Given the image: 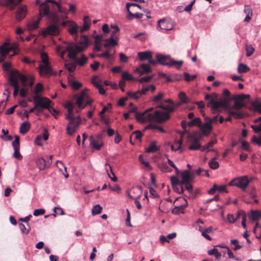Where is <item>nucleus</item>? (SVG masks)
<instances>
[{"label":"nucleus","mask_w":261,"mask_h":261,"mask_svg":"<svg viewBox=\"0 0 261 261\" xmlns=\"http://www.w3.org/2000/svg\"><path fill=\"white\" fill-rule=\"evenodd\" d=\"M180 106V103L175 105H161L159 107L166 111L163 112L155 110L153 108H150L146 110L143 112L135 113V118L137 121L142 123L154 122L161 123L170 118L169 113L173 112L175 108Z\"/></svg>","instance_id":"1"},{"label":"nucleus","mask_w":261,"mask_h":261,"mask_svg":"<svg viewBox=\"0 0 261 261\" xmlns=\"http://www.w3.org/2000/svg\"><path fill=\"white\" fill-rule=\"evenodd\" d=\"M65 108L67 109L68 114L65 116L66 119L69 120L66 126V133L72 136L76 131L82 123V119L80 116H73L74 104L72 102H68L65 105Z\"/></svg>","instance_id":"2"},{"label":"nucleus","mask_w":261,"mask_h":261,"mask_svg":"<svg viewBox=\"0 0 261 261\" xmlns=\"http://www.w3.org/2000/svg\"><path fill=\"white\" fill-rule=\"evenodd\" d=\"M87 92V90L85 89L73 96V99L75 100V104L80 110L84 109L86 106L93 102V99L89 97Z\"/></svg>","instance_id":"3"},{"label":"nucleus","mask_w":261,"mask_h":261,"mask_svg":"<svg viewBox=\"0 0 261 261\" xmlns=\"http://www.w3.org/2000/svg\"><path fill=\"white\" fill-rule=\"evenodd\" d=\"M11 64L9 62H5L3 64V67L8 74L9 83L13 86V96L16 97V70H11Z\"/></svg>","instance_id":"4"},{"label":"nucleus","mask_w":261,"mask_h":261,"mask_svg":"<svg viewBox=\"0 0 261 261\" xmlns=\"http://www.w3.org/2000/svg\"><path fill=\"white\" fill-rule=\"evenodd\" d=\"M33 102L35 105V108H37V114L42 112V110H48L51 101L47 98L41 97L39 95H36L33 97Z\"/></svg>","instance_id":"5"},{"label":"nucleus","mask_w":261,"mask_h":261,"mask_svg":"<svg viewBox=\"0 0 261 261\" xmlns=\"http://www.w3.org/2000/svg\"><path fill=\"white\" fill-rule=\"evenodd\" d=\"M156 58L158 61L163 65L168 66L169 67L175 66L177 69H179L183 64L182 61H176L172 59L170 56H165L161 54H157Z\"/></svg>","instance_id":"6"},{"label":"nucleus","mask_w":261,"mask_h":261,"mask_svg":"<svg viewBox=\"0 0 261 261\" xmlns=\"http://www.w3.org/2000/svg\"><path fill=\"white\" fill-rule=\"evenodd\" d=\"M18 81L22 86L31 87L34 82V77L31 74H23L17 71V83ZM19 87L17 84V93L19 91Z\"/></svg>","instance_id":"7"},{"label":"nucleus","mask_w":261,"mask_h":261,"mask_svg":"<svg viewBox=\"0 0 261 261\" xmlns=\"http://www.w3.org/2000/svg\"><path fill=\"white\" fill-rule=\"evenodd\" d=\"M49 8L48 5L46 4V2H44L41 4L39 7V17H42L43 16H49L53 23L55 24L59 23L60 19L57 14L55 13L49 15Z\"/></svg>","instance_id":"8"},{"label":"nucleus","mask_w":261,"mask_h":261,"mask_svg":"<svg viewBox=\"0 0 261 261\" xmlns=\"http://www.w3.org/2000/svg\"><path fill=\"white\" fill-rule=\"evenodd\" d=\"M155 90V87L153 85H144L141 90H138L135 92H128L127 95L128 97L137 100L142 95H145L148 91L154 92Z\"/></svg>","instance_id":"9"},{"label":"nucleus","mask_w":261,"mask_h":261,"mask_svg":"<svg viewBox=\"0 0 261 261\" xmlns=\"http://www.w3.org/2000/svg\"><path fill=\"white\" fill-rule=\"evenodd\" d=\"M13 51V55L16 54L15 44L14 43L11 45L10 43L5 42L3 45L0 47V63L3 62L7 56L9 55L10 52Z\"/></svg>","instance_id":"10"},{"label":"nucleus","mask_w":261,"mask_h":261,"mask_svg":"<svg viewBox=\"0 0 261 261\" xmlns=\"http://www.w3.org/2000/svg\"><path fill=\"white\" fill-rule=\"evenodd\" d=\"M229 185L236 186L242 191H245L248 186V177L244 175L235 178L230 181Z\"/></svg>","instance_id":"11"},{"label":"nucleus","mask_w":261,"mask_h":261,"mask_svg":"<svg viewBox=\"0 0 261 261\" xmlns=\"http://www.w3.org/2000/svg\"><path fill=\"white\" fill-rule=\"evenodd\" d=\"M200 137H197L195 134H190L188 136V141L191 143V145L189 147L190 150H198L200 148V145L199 142Z\"/></svg>","instance_id":"12"},{"label":"nucleus","mask_w":261,"mask_h":261,"mask_svg":"<svg viewBox=\"0 0 261 261\" xmlns=\"http://www.w3.org/2000/svg\"><path fill=\"white\" fill-rule=\"evenodd\" d=\"M141 187H137L135 188H134L131 190L132 192H133L134 193H138L137 196H134L132 195L129 193H128V196L132 199H135V204L137 207L138 209L140 210L142 208L141 204L140 202L138 200V199H139L141 197Z\"/></svg>","instance_id":"13"},{"label":"nucleus","mask_w":261,"mask_h":261,"mask_svg":"<svg viewBox=\"0 0 261 261\" xmlns=\"http://www.w3.org/2000/svg\"><path fill=\"white\" fill-rule=\"evenodd\" d=\"M38 68L41 76H49L53 74V70L49 64H40Z\"/></svg>","instance_id":"14"},{"label":"nucleus","mask_w":261,"mask_h":261,"mask_svg":"<svg viewBox=\"0 0 261 261\" xmlns=\"http://www.w3.org/2000/svg\"><path fill=\"white\" fill-rule=\"evenodd\" d=\"M28 14L27 5L19 4L17 5V21L24 19Z\"/></svg>","instance_id":"15"},{"label":"nucleus","mask_w":261,"mask_h":261,"mask_svg":"<svg viewBox=\"0 0 261 261\" xmlns=\"http://www.w3.org/2000/svg\"><path fill=\"white\" fill-rule=\"evenodd\" d=\"M183 201L181 205L175 206L172 210V213L175 215H178L180 213H184L185 209L188 206V202L184 199H180Z\"/></svg>","instance_id":"16"},{"label":"nucleus","mask_w":261,"mask_h":261,"mask_svg":"<svg viewBox=\"0 0 261 261\" xmlns=\"http://www.w3.org/2000/svg\"><path fill=\"white\" fill-rule=\"evenodd\" d=\"M158 27L161 29L165 31H169L173 29V25L165 19H162L158 21Z\"/></svg>","instance_id":"17"},{"label":"nucleus","mask_w":261,"mask_h":261,"mask_svg":"<svg viewBox=\"0 0 261 261\" xmlns=\"http://www.w3.org/2000/svg\"><path fill=\"white\" fill-rule=\"evenodd\" d=\"M59 33V29L57 26L54 24L49 25L45 30L43 31L42 34L44 36L47 35H56Z\"/></svg>","instance_id":"18"},{"label":"nucleus","mask_w":261,"mask_h":261,"mask_svg":"<svg viewBox=\"0 0 261 261\" xmlns=\"http://www.w3.org/2000/svg\"><path fill=\"white\" fill-rule=\"evenodd\" d=\"M89 146L91 148H94L97 150H99L103 146V143L100 140H97L93 136H90L89 138Z\"/></svg>","instance_id":"19"},{"label":"nucleus","mask_w":261,"mask_h":261,"mask_svg":"<svg viewBox=\"0 0 261 261\" xmlns=\"http://www.w3.org/2000/svg\"><path fill=\"white\" fill-rule=\"evenodd\" d=\"M181 180L180 184L184 185L185 183L191 182L193 179V176L188 170H185L181 174Z\"/></svg>","instance_id":"20"},{"label":"nucleus","mask_w":261,"mask_h":261,"mask_svg":"<svg viewBox=\"0 0 261 261\" xmlns=\"http://www.w3.org/2000/svg\"><path fill=\"white\" fill-rule=\"evenodd\" d=\"M199 126L203 135L205 136L208 135L212 129L211 123L208 120L206 121V122L202 125L201 124Z\"/></svg>","instance_id":"21"},{"label":"nucleus","mask_w":261,"mask_h":261,"mask_svg":"<svg viewBox=\"0 0 261 261\" xmlns=\"http://www.w3.org/2000/svg\"><path fill=\"white\" fill-rule=\"evenodd\" d=\"M81 46H76V48L79 52H81L85 49L89 43V39L87 36H83L80 42Z\"/></svg>","instance_id":"22"},{"label":"nucleus","mask_w":261,"mask_h":261,"mask_svg":"<svg viewBox=\"0 0 261 261\" xmlns=\"http://www.w3.org/2000/svg\"><path fill=\"white\" fill-rule=\"evenodd\" d=\"M0 5L4 6L10 10H13L16 3L15 0H0Z\"/></svg>","instance_id":"23"},{"label":"nucleus","mask_w":261,"mask_h":261,"mask_svg":"<svg viewBox=\"0 0 261 261\" xmlns=\"http://www.w3.org/2000/svg\"><path fill=\"white\" fill-rule=\"evenodd\" d=\"M211 105L212 112L214 114H218L219 112V109L220 108L219 101H215L213 99H211L208 104Z\"/></svg>","instance_id":"24"},{"label":"nucleus","mask_w":261,"mask_h":261,"mask_svg":"<svg viewBox=\"0 0 261 261\" xmlns=\"http://www.w3.org/2000/svg\"><path fill=\"white\" fill-rule=\"evenodd\" d=\"M105 43L103 44V46L106 48L114 47L117 45V41L114 38V35L111 34V36L105 40Z\"/></svg>","instance_id":"25"},{"label":"nucleus","mask_w":261,"mask_h":261,"mask_svg":"<svg viewBox=\"0 0 261 261\" xmlns=\"http://www.w3.org/2000/svg\"><path fill=\"white\" fill-rule=\"evenodd\" d=\"M106 170L107 172L109 177L114 182L117 181V177L115 176L114 173L112 171V167L108 163H106Z\"/></svg>","instance_id":"26"},{"label":"nucleus","mask_w":261,"mask_h":261,"mask_svg":"<svg viewBox=\"0 0 261 261\" xmlns=\"http://www.w3.org/2000/svg\"><path fill=\"white\" fill-rule=\"evenodd\" d=\"M91 25V20L89 16H86L84 18L83 25L80 28L81 33L89 29Z\"/></svg>","instance_id":"27"},{"label":"nucleus","mask_w":261,"mask_h":261,"mask_svg":"<svg viewBox=\"0 0 261 261\" xmlns=\"http://www.w3.org/2000/svg\"><path fill=\"white\" fill-rule=\"evenodd\" d=\"M150 71V68L147 64H142L139 68L135 69V72L139 73L140 75Z\"/></svg>","instance_id":"28"},{"label":"nucleus","mask_w":261,"mask_h":261,"mask_svg":"<svg viewBox=\"0 0 261 261\" xmlns=\"http://www.w3.org/2000/svg\"><path fill=\"white\" fill-rule=\"evenodd\" d=\"M41 19V17H39L36 20L30 21L27 25L28 29L30 31L35 30L38 28L39 22Z\"/></svg>","instance_id":"29"},{"label":"nucleus","mask_w":261,"mask_h":261,"mask_svg":"<svg viewBox=\"0 0 261 261\" xmlns=\"http://www.w3.org/2000/svg\"><path fill=\"white\" fill-rule=\"evenodd\" d=\"M66 49L68 51L69 58L71 59L74 60L76 58V52H79L76 48V46L74 47L72 46H68Z\"/></svg>","instance_id":"30"},{"label":"nucleus","mask_w":261,"mask_h":261,"mask_svg":"<svg viewBox=\"0 0 261 261\" xmlns=\"http://www.w3.org/2000/svg\"><path fill=\"white\" fill-rule=\"evenodd\" d=\"M182 143V140L181 139L175 140L174 143L171 145V149L173 151H179V152H182V149H181V145Z\"/></svg>","instance_id":"31"},{"label":"nucleus","mask_w":261,"mask_h":261,"mask_svg":"<svg viewBox=\"0 0 261 261\" xmlns=\"http://www.w3.org/2000/svg\"><path fill=\"white\" fill-rule=\"evenodd\" d=\"M248 217L253 221H257L261 217V212L259 211H251L250 214H248Z\"/></svg>","instance_id":"32"},{"label":"nucleus","mask_w":261,"mask_h":261,"mask_svg":"<svg viewBox=\"0 0 261 261\" xmlns=\"http://www.w3.org/2000/svg\"><path fill=\"white\" fill-rule=\"evenodd\" d=\"M152 53L150 51L147 50L144 52H139L138 54L140 60L143 61L146 59L151 58Z\"/></svg>","instance_id":"33"},{"label":"nucleus","mask_w":261,"mask_h":261,"mask_svg":"<svg viewBox=\"0 0 261 261\" xmlns=\"http://www.w3.org/2000/svg\"><path fill=\"white\" fill-rule=\"evenodd\" d=\"M30 124L28 121L23 122L20 126L19 133L22 135L25 134L29 130Z\"/></svg>","instance_id":"34"},{"label":"nucleus","mask_w":261,"mask_h":261,"mask_svg":"<svg viewBox=\"0 0 261 261\" xmlns=\"http://www.w3.org/2000/svg\"><path fill=\"white\" fill-rule=\"evenodd\" d=\"M79 29V27L76 23L72 21L70 22V28L68 30V32L70 34L72 35H76Z\"/></svg>","instance_id":"35"},{"label":"nucleus","mask_w":261,"mask_h":261,"mask_svg":"<svg viewBox=\"0 0 261 261\" xmlns=\"http://www.w3.org/2000/svg\"><path fill=\"white\" fill-rule=\"evenodd\" d=\"M37 165L38 167L40 170H43L45 169V167L47 166V164L49 165L51 164V163L47 162L46 163L45 160L42 158H39L36 161Z\"/></svg>","instance_id":"36"},{"label":"nucleus","mask_w":261,"mask_h":261,"mask_svg":"<svg viewBox=\"0 0 261 261\" xmlns=\"http://www.w3.org/2000/svg\"><path fill=\"white\" fill-rule=\"evenodd\" d=\"M244 12L246 14L244 21L248 22L250 20L251 17L252 15V10L249 6L246 5L244 7Z\"/></svg>","instance_id":"37"},{"label":"nucleus","mask_w":261,"mask_h":261,"mask_svg":"<svg viewBox=\"0 0 261 261\" xmlns=\"http://www.w3.org/2000/svg\"><path fill=\"white\" fill-rule=\"evenodd\" d=\"M18 226L20 231L24 234L29 233L31 230L29 224H23L22 223H19Z\"/></svg>","instance_id":"38"},{"label":"nucleus","mask_w":261,"mask_h":261,"mask_svg":"<svg viewBox=\"0 0 261 261\" xmlns=\"http://www.w3.org/2000/svg\"><path fill=\"white\" fill-rule=\"evenodd\" d=\"M178 98L180 100V102L178 103H180V105L181 103H188L190 102V99L187 97L186 94L184 92H180L178 94Z\"/></svg>","instance_id":"39"},{"label":"nucleus","mask_w":261,"mask_h":261,"mask_svg":"<svg viewBox=\"0 0 261 261\" xmlns=\"http://www.w3.org/2000/svg\"><path fill=\"white\" fill-rule=\"evenodd\" d=\"M159 148L156 145V142L153 141L150 143L149 146L146 149L147 152H155L158 151Z\"/></svg>","instance_id":"40"},{"label":"nucleus","mask_w":261,"mask_h":261,"mask_svg":"<svg viewBox=\"0 0 261 261\" xmlns=\"http://www.w3.org/2000/svg\"><path fill=\"white\" fill-rule=\"evenodd\" d=\"M250 70V68L245 64H239L237 71L239 73H246Z\"/></svg>","instance_id":"41"},{"label":"nucleus","mask_w":261,"mask_h":261,"mask_svg":"<svg viewBox=\"0 0 261 261\" xmlns=\"http://www.w3.org/2000/svg\"><path fill=\"white\" fill-rule=\"evenodd\" d=\"M260 122L258 125H252L251 127L255 133H259L261 131V117L258 118L255 120V122Z\"/></svg>","instance_id":"42"},{"label":"nucleus","mask_w":261,"mask_h":261,"mask_svg":"<svg viewBox=\"0 0 261 261\" xmlns=\"http://www.w3.org/2000/svg\"><path fill=\"white\" fill-rule=\"evenodd\" d=\"M207 253L210 255H214L216 259H219L221 256V254L216 248H213L212 249L209 250Z\"/></svg>","instance_id":"43"},{"label":"nucleus","mask_w":261,"mask_h":261,"mask_svg":"<svg viewBox=\"0 0 261 261\" xmlns=\"http://www.w3.org/2000/svg\"><path fill=\"white\" fill-rule=\"evenodd\" d=\"M96 57L100 58H105L107 59L113 60V55L112 54H110L109 50L105 51L102 54H98L96 55Z\"/></svg>","instance_id":"44"},{"label":"nucleus","mask_w":261,"mask_h":261,"mask_svg":"<svg viewBox=\"0 0 261 261\" xmlns=\"http://www.w3.org/2000/svg\"><path fill=\"white\" fill-rule=\"evenodd\" d=\"M102 208L99 204L94 205L92 210V214L93 215H96L101 213Z\"/></svg>","instance_id":"45"},{"label":"nucleus","mask_w":261,"mask_h":261,"mask_svg":"<svg viewBox=\"0 0 261 261\" xmlns=\"http://www.w3.org/2000/svg\"><path fill=\"white\" fill-rule=\"evenodd\" d=\"M19 90V95L20 96L24 97H25L29 93V89L31 87L23 86Z\"/></svg>","instance_id":"46"},{"label":"nucleus","mask_w":261,"mask_h":261,"mask_svg":"<svg viewBox=\"0 0 261 261\" xmlns=\"http://www.w3.org/2000/svg\"><path fill=\"white\" fill-rule=\"evenodd\" d=\"M57 7L58 8V11L62 14V19H66L67 17V15L68 14L66 9L62 7L60 4L57 6Z\"/></svg>","instance_id":"47"},{"label":"nucleus","mask_w":261,"mask_h":261,"mask_svg":"<svg viewBox=\"0 0 261 261\" xmlns=\"http://www.w3.org/2000/svg\"><path fill=\"white\" fill-rule=\"evenodd\" d=\"M70 85L72 89L75 90L79 89L82 86V84L81 83L75 81L70 82Z\"/></svg>","instance_id":"48"},{"label":"nucleus","mask_w":261,"mask_h":261,"mask_svg":"<svg viewBox=\"0 0 261 261\" xmlns=\"http://www.w3.org/2000/svg\"><path fill=\"white\" fill-rule=\"evenodd\" d=\"M201 124V121L200 118H199V117L195 118L193 119L192 120L188 122V125L189 126H192L195 125H197L199 126Z\"/></svg>","instance_id":"49"},{"label":"nucleus","mask_w":261,"mask_h":261,"mask_svg":"<svg viewBox=\"0 0 261 261\" xmlns=\"http://www.w3.org/2000/svg\"><path fill=\"white\" fill-rule=\"evenodd\" d=\"M229 115L237 119L241 118L243 117V114L240 112L234 111L233 109L229 110L228 112Z\"/></svg>","instance_id":"50"},{"label":"nucleus","mask_w":261,"mask_h":261,"mask_svg":"<svg viewBox=\"0 0 261 261\" xmlns=\"http://www.w3.org/2000/svg\"><path fill=\"white\" fill-rule=\"evenodd\" d=\"M245 106V104L243 102L240 101L238 100H236L234 105L232 107V109H234L236 110H239L243 107Z\"/></svg>","instance_id":"51"},{"label":"nucleus","mask_w":261,"mask_h":261,"mask_svg":"<svg viewBox=\"0 0 261 261\" xmlns=\"http://www.w3.org/2000/svg\"><path fill=\"white\" fill-rule=\"evenodd\" d=\"M252 106L255 111L261 113V102L258 100L253 102Z\"/></svg>","instance_id":"52"},{"label":"nucleus","mask_w":261,"mask_h":261,"mask_svg":"<svg viewBox=\"0 0 261 261\" xmlns=\"http://www.w3.org/2000/svg\"><path fill=\"white\" fill-rule=\"evenodd\" d=\"M66 68L70 72H73L76 68V64L75 63H68L65 64Z\"/></svg>","instance_id":"53"},{"label":"nucleus","mask_w":261,"mask_h":261,"mask_svg":"<svg viewBox=\"0 0 261 261\" xmlns=\"http://www.w3.org/2000/svg\"><path fill=\"white\" fill-rule=\"evenodd\" d=\"M215 160L216 158H213L208 162L209 166L212 169H216L219 167V163Z\"/></svg>","instance_id":"54"},{"label":"nucleus","mask_w":261,"mask_h":261,"mask_svg":"<svg viewBox=\"0 0 261 261\" xmlns=\"http://www.w3.org/2000/svg\"><path fill=\"white\" fill-rule=\"evenodd\" d=\"M40 55H41V58L42 62V64H43V65L49 64L47 55L44 52H42L41 53Z\"/></svg>","instance_id":"55"},{"label":"nucleus","mask_w":261,"mask_h":261,"mask_svg":"<svg viewBox=\"0 0 261 261\" xmlns=\"http://www.w3.org/2000/svg\"><path fill=\"white\" fill-rule=\"evenodd\" d=\"M92 83L95 85V86L96 87V88H97L98 89V91L100 94H101L102 95H104L105 94V93H106L105 90H104V89L103 88V87L101 84H100L96 82H94L93 80Z\"/></svg>","instance_id":"56"},{"label":"nucleus","mask_w":261,"mask_h":261,"mask_svg":"<svg viewBox=\"0 0 261 261\" xmlns=\"http://www.w3.org/2000/svg\"><path fill=\"white\" fill-rule=\"evenodd\" d=\"M174 190L178 193H181L184 192L183 185L182 184H176L173 186Z\"/></svg>","instance_id":"57"},{"label":"nucleus","mask_w":261,"mask_h":261,"mask_svg":"<svg viewBox=\"0 0 261 261\" xmlns=\"http://www.w3.org/2000/svg\"><path fill=\"white\" fill-rule=\"evenodd\" d=\"M142 136V134L140 130H136L135 132H134L132 133V134L130 136V139H132V137H134L136 140L140 141L141 139Z\"/></svg>","instance_id":"58"},{"label":"nucleus","mask_w":261,"mask_h":261,"mask_svg":"<svg viewBox=\"0 0 261 261\" xmlns=\"http://www.w3.org/2000/svg\"><path fill=\"white\" fill-rule=\"evenodd\" d=\"M13 86L11 85L9 82L8 83V84L5 87V92L4 93V95H6L7 96V99H8L9 94L11 93V87Z\"/></svg>","instance_id":"59"},{"label":"nucleus","mask_w":261,"mask_h":261,"mask_svg":"<svg viewBox=\"0 0 261 261\" xmlns=\"http://www.w3.org/2000/svg\"><path fill=\"white\" fill-rule=\"evenodd\" d=\"M251 142L261 146V134L259 136L258 138L254 136L251 139Z\"/></svg>","instance_id":"60"},{"label":"nucleus","mask_w":261,"mask_h":261,"mask_svg":"<svg viewBox=\"0 0 261 261\" xmlns=\"http://www.w3.org/2000/svg\"><path fill=\"white\" fill-rule=\"evenodd\" d=\"M219 101L220 108L226 109L228 107L229 100L228 99H224L221 100Z\"/></svg>","instance_id":"61"},{"label":"nucleus","mask_w":261,"mask_h":261,"mask_svg":"<svg viewBox=\"0 0 261 261\" xmlns=\"http://www.w3.org/2000/svg\"><path fill=\"white\" fill-rule=\"evenodd\" d=\"M184 79L188 82L191 81L196 78V75H191L189 73L185 72L184 74Z\"/></svg>","instance_id":"62"},{"label":"nucleus","mask_w":261,"mask_h":261,"mask_svg":"<svg viewBox=\"0 0 261 261\" xmlns=\"http://www.w3.org/2000/svg\"><path fill=\"white\" fill-rule=\"evenodd\" d=\"M164 94L162 92H160L157 95L153 97L152 101L155 102H159L162 100Z\"/></svg>","instance_id":"63"},{"label":"nucleus","mask_w":261,"mask_h":261,"mask_svg":"<svg viewBox=\"0 0 261 261\" xmlns=\"http://www.w3.org/2000/svg\"><path fill=\"white\" fill-rule=\"evenodd\" d=\"M87 60L88 59L85 56L82 55L81 58L77 61V63L79 65L83 66L87 63Z\"/></svg>","instance_id":"64"}]
</instances>
